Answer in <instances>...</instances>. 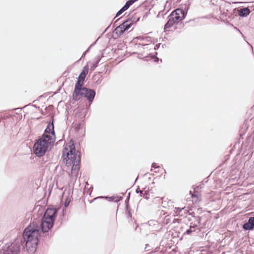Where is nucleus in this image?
Instances as JSON below:
<instances>
[{
    "mask_svg": "<svg viewBox=\"0 0 254 254\" xmlns=\"http://www.w3.org/2000/svg\"><path fill=\"white\" fill-rule=\"evenodd\" d=\"M54 223V221L42 218L41 220H34L25 229L23 238L27 251L29 254H33L36 251L39 242L38 237L41 232L44 233L48 232L53 227Z\"/></svg>",
    "mask_w": 254,
    "mask_h": 254,
    "instance_id": "f257e3e1",
    "label": "nucleus"
},
{
    "mask_svg": "<svg viewBox=\"0 0 254 254\" xmlns=\"http://www.w3.org/2000/svg\"><path fill=\"white\" fill-rule=\"evenodd\" d=\"M80 152L76 150L73 142L66 145L63 151V160L67 166H72L71 177L72 179H76L80 168Z\"/></svg>",
    "mask_w": 254,
    "mask_h": 254,
    "instance_id": "f03ea898",
    "label": "nucleus"
},
{
    "mask_svg": "<svg viewBox=\"0 0 254 254\" xmlns=\"http://www.w3.org/2000/svg\"><path fill=\"white\" fill-rule=\"evenodd\" d=\"M54 143V142H50V141L42 137L34 144V153L37 156H43L47 151L49 146L53 145Z\"/></svg>",
    "mask_w": 254,
    "mask_h": 254,
    "instance_id": "7ed1b4c3",
    "label": "nucleus"
},
{
    "mask_svg": "<svg viewBox=\"0 0 254 254\" xmlns=\"http://www.w3.org/2000/svg\"><path fill=\"white\" fill-rule=\"evenodd\" d=\"M42 137L45 138L48 140L50 141V142L54 143L56 136L54 131L53 121L52 123H49L48 124L47 127L44 131V133Z\"/></svg>",
    "mask_w": 254,
    "mask_h": 254,
    "instance_id": "20e7f679",
    "label": "nucleus"
},
{
    "mask_svg": "<svg viewBox=\"0 0 254 254\" xmlns=\"http://www.w3.org/2000/svg\"><path fill=\"white\" fill-rule=\"evenodd\" d=\"M96 92L94 90L83 87L82 92L79 93L80 98L81 97H86L89 102H92L95 96Z\"/></svg>",
    "mask_w": 254,
    "mask_h": 254,
    "instance_id": "39448f33",
    "label": "nucleus"
},
{
    "mask_svg": "<svg viewBox=\"0 0 254 254\" xmlns=\"http://www.w3.org/2000/svg\"><path fill=\"white\" fill-rule=\"evenodd\" d=\"M83 82L78 80L76 82L74 90L72 94V99L74 101H78L80 99L79 93L82 92L83 87H82Z\"/></svg>",
    "mask_w": 254,
    "mask_h": 254,
    "instance_id": "423d86ee",
    "label": "nucleus"
},
{
    "mask_svg": "<svg viewBox=\"0 0 254 254\" xmlns=\"http://www.w3.org/2000/svg\"><path fill=\"white\" fill-rule=\"evenodd\" d=\"M57 209L55 208H48L43 217L46 220H50L55 221Z\"/></svg>",
    "mask_w": 254,
    "mask_h": 254,
    "instance_id": "0eeeda50",
    "label": "nucleus"
},
{
    "mask_svg": "<svg viewBox=\"0 0 254 254\" xmlns=\"http://www.w3.org/2000/svg\"><path fill=\"white\" fill-rule=\"evenodd\" d=\"M170 14L178 22L183 19L185 17V11L180 8L175 10Z\"/></svg>",
    "mask_w": 254,
    "mask_h": 254,
    "instance_id": "6e6552de",
    "label": "nucleus"
},
{
    "mask_svg": "<svg viewBox=\"0 0 254 254\" xmlns=\"http://www.w3.org/2000/svg\"><path fill=\"white\" fill-rule=\"evenodd\" d=\"M178 23L173 16L170 14L168 17V21L164 26V30H167V29L172 27L174 24Z\"/></svg>",
    "mask_w": 254,
    "mask_h": 254,
    "instance_id": "1a4fd4ad",
    "label": "nucleus"
},
{
    "mask_svg": "<svg viewBox=\"0 0 254 254\" xmlns=\"http://www.w3.org/2000/svg\"><path fill=\"white\" fill-rule=\"evenodd\" d=\"M198 230V232L200 231L198 228H197V226L195 224H193V222H191L190 226V228L186 230V231L184 233L185 235H193V233L195 232V231Z\"/></svg>",
    "mask_w": 254,
    "mask_h": 254,
    "instance_id": "9d476101",
    "label": "nucleus"
},
{
    "mask_svg": "<svg viewBox=\"0 0 254 254\" xmlns=\"http://www.w3.org/2000/svg\"><path fill=\"white\" fill-rule=\"evenodd\" d=\"M243 228L245 230L253 229L254 228V217H250L248 222L243 225Z\"/></svg>",
    "mask_w": 254,
    "mask_h": 254,
    "instance_id": "9b49d317",
    "label": "nucleus"
},
{
    "mask_svg": "<svg viewBox=\"0 0 254 254\" xmlns=\"http://www.w3.org/2000/svg\"><path fill=\"white\" fill-rule=\"evenodd\" d=\"M124 24H121L117 26L115 29L114 32L118 36H121L126 31L124 27Z\"/></svg>",
    "mask_w": 254,
    "mask_h": 254,
    "instance_id": "f8f14e48",
    "label": "nucleus"
},
{
    "mask_svg": "<svg viewBox=\"0 0 254 254\" xmlns=\"http://www.w3.org/2000/svg\"><path fill=\"white\" fill-rule=\"evenodd\" d=\"M88 67L87 66H85L82 70V72L79 74L78 80H80L81 81H84L85 78V77L88 73Z\"/></svg>",
    "mask_w": 254,
    "mask_h": 254,
    "instance_id": "ddd939ff",
    "label": "nucleus"
},
{
    "mask_svg": "<svg viewBox=\"0 0 254 254\" xmlns=\"http://www.w3.org/2000/svg\"><path fill=\"white\" fill-rule=\"evenodd\" d=\"M103 54H102L101 55H98L95 59L94 62L92 64V65L91 66V69L92 70H94L95 68L98 66V64L100 62L102 57Z\"/></svg>",
    "mask_w": 254,
    "mask_h": 254,
    "instance_id": "4468645a",
    "label": "nucleus"
},
{
    "mask_svg": "<svg viewBox=\"0 0 254 254\" xmlns=\"http://www.w3.org/2000/svg\"><path fill=\"white\" fill-rule=\"evenodd\" d=\"M250 13V10L248 7L241 8L239 11V15L240 16L245 17L249 15Z\"/></svg>",
    "mask_w": 254,
    "mask_h": 254,
    "instance_id": "2eb2a0df",
    "label": "nucleus"
},
{
    "mask_svg": "<svg viewBox=\"0 0 254 254\" xmlns=\"http://www.w3.org/2000/svg\"><path fill=\"white\" fill-rule=\"evenodd\" d=\"M100 197L101 198H109V201H114L115 202H117L119 201L122 199V197H119L118 196H112L111 197L101 196Z\"/></svg>",
    "mask_w": 254,
    "mask_h": 254,
    "instance_id": "dca6fc26",
    "label": "nucleus"
},
{
    "mask_svg": "<svg viewBox=\"0 0 254 254\" xmlns=\"http://www.w3.org/2000/svg\"><path fill=\"white\" fill-rule=\"evenodd\" d=\"M133 21H130L128 20H127L124 22H123L122 24H124V27L125 29V30H128L132 25Z\"/></svg>",
    "mask_w": 254,
    "mask_h": 254,
    "instance_id": "f3484780",
    "label": "nucleus"
},
{
    "mask_svg": "<svg viewBox=\"0 0 254 254\" xmlns=\"http://www.w3.org/2000/svg\"><path fill=\"white\" fill-rule=\"evenodd\" d=\"M180 211L181 212L180 216L181 217H186V214L189 213V211L188 209H186L185 207H183L181 208V209H179Z\"/></svg>",
    "mask_w": 254,
    "mask_h": 254,
    "instance_id": "a211bd4d",
    "label": "nucleus"
},
{
    "mask_svg": "<svg viewBox=\"0 0 254 254\" xmlns=\"http://www.w3.org/2000/svg\"><path fill=\"white\" fill-rule=\"evenodd\" d=\"M194 221L193 222V224H195L197 226V228L200 226L201 217L198 216H196V217H194Z\"/></svg>",
    "mask_w": 254,
    "mask_h": 254,
    "instance_id": "6ab92c4d",
    "label": "nucleus"
},
{
    "mask_svg": "<svg viewBox=\"0 0 254 254\" xmlns=\"http://www.w3.org/2000/svg\"><path fill=\"white\" fill-rule=\"evenodd\" d=\"M139 194L140 196H142L144 198L148 199H149V197L147 196L148 193L146 191H145L143 192V191H139Z\"/></svg>",
    "mask_w": 254,
    "mask_h": 254,
    "instance_id": "aec40b11",
    "label": "nucleus"
},
{
    "mask_svg": "<svg viewBox=\"0 0 254 254\" xmlns=\"http://www.w3.org/2000/svg\"><path fill=\"white\" fill-rule=\"evenodd\" d=\"M126 210H127V216L129 218H130V219L132 218V216H131V212H130V208L128 206V205H126Z\"/></svg>",
    "mask_w": 254,
    "mask_h": 254,
    "instance_id": "412c9836",
    "label": "nucleus"
},
{
    "mask_svg": "<svg viewBox=\"0 0 254 254\" xmlns=\"http://www.w3.org/2000/svg\"><path fill=\"white\" fill-rule=\"evenodd\" d=\"M133 4V3H132V2L130 1V0H128V1H127L125 4L124 5V7L125 8H126L127 9L129 7L132 5Z\"/></svg>",
    "mask_w": 254,
    "mask_h": 254,
    "instance_id": "4be33fe9",
    "label": "nucleus"
},
{
    "mask_svg": "<svg viewBox=\"0 0 254 254\" xmlns=\"http://www.w3.org/2000/svg\"><path fill=\"white\" fill-rule=\"evenodd\" d=\"M133 4V3H132V2L130 1V0H128V1H127L125 4L124 5V7L125 8H126L127 9L129 7L132 5Z\"/></svg>",
    "mask_w": 254,
    "mask_h": 254,
    "instance_id": "5701e85b",
    "label": "nucleus"
},
{
    "mask_svg": "<svg viewBox=\"0 0 254 254\" xmlns=\"http://www.w3.org/2000/svg\"><path fill=\"white\" fill-rule=\"evenodd\" d=\"M149 38H150L149 37H141V36H138L137 37H136L135 39H138V40H146V41H148L149 40H148Z\"/></svg>",
    "mask_w": 254,
    "mask_h": 254,
    "instance_id": "b1692460",
    "label": "nucleus"
},
{
    "mask_svg": "<svg viewBox=\"0 0 254 254\" xmlns=\"http://www.w3.org/2000/svg\"><path fill=\"white\" fill-rule=\"evenodd\" d=\"M70 202V198H67L64 202V205L65 207H67Z\"/></svg>",
    "mask_w": 254,
    "mask_h": 254,
    "instance_id": "393cba45",
    "label": "nucleus"
},
{
    "mask_svg": "<svg viewBox=\"0 0 254 254\" xmlns=\"http://www.w3.org/2000/svg\"><path fill=\"white\" fill-rule=\"evenodd\" d=\"M175 213L177 214V215H179L180 216V214L181 213V212L180 211V210L179 209H181V208H179V207H176L175 208Z\"/></svg>",
    "mask_w": 254,
    "mask_h": 254,
    "instance_id": "a878e982",
    "label": "nucleus"
},
{
    "mask_svg": "<svg viewBox=\"0 0 254 254\" xmlns=\"http://www.w3.org/2000/svg\"><path fill=\"white\" fill-rule=\"evenodd\" d=\"M161 45V44L160 43H159V44H156L155 46H154V50H157L159 49V48L160 47Z\"/></svg>",
    "mask_w": 254,
    "mask_h": 254,
    "instance_id": "bb28decb",
    "label": "nucleus"
},
{
    "mask_svg": "<svg viewBox=\"0 0 254 254\" xmlns=\"http://www.w3.org/2000/svg\"><path fill=\"white\" fill-rule=\"evenodd\" d=\"M151 167L153 168H157L159 167L158 166H157V164L155 163H153Z\"/></svg>",
    "mask_w": 254,
    "mask_h": 254,
    "instance_id": "cd10ccee",
    "label": "nucleus"
},
{
    "mask_svg": "<svg viewBox=\"0 0 254 254\" xmlns=\"http://www.w3.org/2000/svg\"><path fill=\"white\" fill-rule=\"evenodd\" d=\"M248 140H252L253 142L254 141V136H252L251 135L248 138Z\"/></svg>",
    "mask_w": 254,
    "mask_h": 254,
    "instance_id": "c85d7f7f",
    "label": "nucleus"
},
{
    "mask_svg": "<svg viewBox=\"0 0 254 254\" xmlns=\"http://www.w3.org/2000/svg\"><path fill=\"white\" fill-rule=\"evenodd\" d=\"M122 13V12L121 11V10H119L118 12L117 13L116 15V17L119 16L120 15H121Z\"/></svg>",
    "mask_w": 254,
    "mask_h": 254,
    "instance_id": "c756f323",
    "label": "nucleus"
},
{
    "mask_svg": "<svg viewBox=\"0 0 254 254\" xmlns=\"http://www.w3.org/2000/svg\"><path fill=\"white\" fill-rule=\"evenodd\" d=\"M189 214L190 215H191L192 217H193L194 218V217H196V216H195L194 215V213L193 212H190L189 213Z\"/></svg>",
    "mask_w": 254,
    "mask_h": 254,
    "instance_id": "7c9ffc66",
    "label": "nucleus"
},
{
    "mask_svg": "<svg viewBox=\"0 0 254 254\" xmlns=\"http://www.w3.org/2000/svg\"><path fill=\"white\" fill-rule=\"evenodd\" d=\"M121 11L123 13L125 11L127 10L124 6L122 7L121 9H120Z\"/></svg>",
    "mask_w": 254,
    "mask_h": 254,
    "instance_id": "2f4dec72",
    "label": "nucleus"
},
{
    "mask_svg": "<svg viewBox=\"0 0 254 254\" xmlns=\"http://www.w3.org/2000/svg\"><path fill=\"white\" fill-rule=\"evenodd\" d=\"M192 197H193V198L196 197L197 199H198L197 195H195V194H192Z\"/></svg>",
    "mask_w": 254,
    "mask_h": 254,
    "instance_id": "473e14b6",
    "label": "nucleus"
},
{
    "mask_svg": "<svg viewBox=\"0 0 254 254\" xmlns=\"http://www.w3.org/2000/svg\"><path fill=\"white\" fill-rule=\"evenodd\" d=\"M139 191H141V190H139V189L138 188L136 190H135V191H136V192L137 193H139Z\"/></svg>",
    "mask_w": 254,
    "mask_h": 254,
    "instance_id": "72a5a7b5",
    "label": "nucleus"
},
{
    "mask_svg": "<svg viewBox=\"0 0 254 254\" xmlns=\"http://www.w3.org/2000/svg\"><path fill=\"white\" fill-rule=\"evenodd\" d=\"M87 52H88V50H87L86 51H85V52L83 54V55H82V57H84V56L85 55V54H86V53H87Z\"/></svg>",
    "mask_w": 254,
    "mask_h": 254,
    "instance_id": "f704fd0d",
    "label": "nucleus"
},
{
    "mask_svg": "<svg viewBox=\"0 0 254 254\" xmlns=\"http://www.w3.org/2000/svg\"><path fill=\"white\" fill-rule=\"evenodd\" d=\"M251 47H252V51H253V52H254V49H253V47H252V46H251Z\"/></svg>",
    "mask_w": 254,
    "mask_h": 254,
    "instance_id": "c9c22d12",
    "label": "nucleus"
},
{
    "mask_svg": "<svg viewBox=\"0 0 254 254\" xmlns=\"http://www.w3.org/2000/svg\"><path fill=\"white\" fill-rule=\"evenodd\" d=\"M247 127H242V129H243V128H247Z\"/></svg>",
    "mask_w": 254,
    "mask_h": 254,
    "instance_id": "e433bc0d",
    "label": "nucleus"
},
{
    "mask_svg": "<svg viewBox=\"0 0 254 254\" xmlns=\"http://www.w3.org/2000/svg\"><path fill=\"white\" fill-rule=\"evenodd\" d=\"M100 82H101V81H98V80L97 81V82H98V83H100Z\"/></svg>",
    "mask_w": 254,
    "mask_h": 254,
    "instance_id": "4c0bfd02",
    "label": "nucleus"
},
{
    "mask_svg": "<svg viewBox=\"0 0 254 254\" xmlns=\"http://www.w3.org/2000/svg\"><path fill=\"white\" fill-rule=\"evenodd\" d=\"M147 44H142V45H144V46H145V45H147Z\"/></svg>",
    "mask_w": 254,
    "mask_h": 254,
    "instance_id": "58836bf2",
    "label": "nucleus"
},
{
    "mask_svg": "<svg viewBox=\"0 0 254 254\" xmlns=\"http://www.w3.org/2000/svg\"><path fill=\"white\" fill-rule=\"evenodd\" d=\"M90 189H91V190H92L93 188H92H92H90L89 190H90Z\"/></svg>",
    "mask_w": 254,
    "mask_h": 254,
    "instance_id": "ea45409f",
    "label": "nucleus"
}]
</instances>
